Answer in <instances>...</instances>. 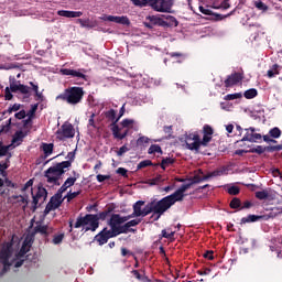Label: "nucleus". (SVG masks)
Listing matches in <instances>:
<instances>
[{
	"instance_id": "nucleus-13",
	"label": "nucleus",
	"mask_w": 282,
	"mask_h": 282,
	"mask_svg": "<svg viewBox=\"0 0 282 282\" xmlns=\"http://www.w3.org/2000/svg\"><path fill=\"white\" fill-rule=\"evenodd\" d=\"M113 237H118V236L112 234L109 230V228L105 227L99 234L95 236V241H97L99 246H105V243H107L109 239H113Z\"/></svg>"
},
{
	"instance_id": "nucleus-63",
	"label": "nucleus",
	"mask_w": 282,
	"mask_h": 282,
	"mask_svg": "<svg viewBox=\"0 0 282 282\" xmlns=\"http://www.w3.org/2000/svg\"><path fill=\"white\" fill-rule=\"evenodd\" d=\"M107 180H111V175H102V174L97 175V182H99V183H102Z\"/></svg>"
},
{
	"instance_id": "nucleus-54",
	"label": "nucleus",
	"mask_w": 282,
	"mask_h": 282,
	"mask_svg": "<svg viewBox=\"0 0 282 282\" xmlns=\"http://www.w3.org/2000/svg\"><path fill=\"white\" fill-rule=\"evenodd\" d=\"M254 6L258 10H261L262 12H268V6L262 1L256 2Z\"/></svg>"
},
{
	"instance_id": "nucleus-44",
	"label": "nucleus",
	"mask_w": 282,
	"mask_h": 282,
	"mask_svg": "<svg viewBox=\"0 0 282 282\" xmlns=\"http://www.w3.org/2000/svg\"><path fill=\"white\" fill-rule=\"evenodd\" d=\"M268 197H270V194L265 189L260 191V192H256V198L257 199L263 200V199H268Z\"/></svg>"
},
{
	"instance_id": "nucleus-5",
	"label": "nucleus",
	"mask_w": 282,
	"mask_h": 282,
	"mask_svg": "<svg viewBox=\"0 0 282 282\" xmlns=\"http://www.w3.org/2000/svg\"><path fill=\"white\" fill-rule=\"evenodd\" d=\"M83 98H85V88L79 86H72L59 95L56 96V100H63V102H67V105H80L83 102Z\"/></svg>"
},
{
	"instance_id": "nucleus-12",
	"label": "nucleus",
	"mask_w": 282,
	"mask_h": 282,
	"mask_svg": "<svg viewBox=\"0 0 282 282\" xmlns=\"http://www.w3.org/2000/svg\"><path fill=\"white\" fill-rule=\"evenodd\" d=\"M62 204H63V196H61L59 194L53 195L44 209V215H50L52 210H56L57 208H61Z\"/></svg>"
},
{
	"instance_id": "nucleus-21",
	"label": "nucleus",
	"mask_w": 282,
	"mask_h": 282,
	"mask_svg": "<svg viewBox=\"0 0 282 282\" xmlns=\"http://www.w3.org/2000/svg\"><path fill=\"white\" fill-rule=\"evenodd\" d=\"M57 15L65 17L66 19H78V18L83 17V12L82 11L58 10Z\"/></svg>"
},
{
	"instance_id": "nucleus-52",
	"label": "nucleus",
	"mask_w": 282,
	"mask_h": 282,
	"mask_svg": "<svg viewBox=\"0 0 282 282\" xmlns=\"http://www.w3.org/2000/svg\"><path fill=\"white\" fill-rule=\"evenodd\" d=\"M250 153H258V155H261L262 153H265V148H263V145H257L250 150Z\"/></svg>"
},
{
	"instance_id": "nucleus-55",
	"label": "nucleus",
	"mask_w": 282,
	"mask_h": 282,
	"mask_svg": "<svg viewBox=\"0 0 282 282\" xmlns=\"http://www.w3.org/2000/svg\"><path fill=\"white\" fill-rule=\"evenodd\" d=\"M161 235L164 239H173L175 237V231L166 232V229L161 231Z\"/></svg>"
},
{
	"instance_id": "nucleus-45",
	"label": "nucleus",
	"mask_w": 282,
	"mask_h": 282,
	"mask_svg": "<svg viewBox=\"0 0 282 282\" xmlns=\"http://www.w3.org/2000/svg\"><path fill=\"white\" fill-rule=\"evenodd\" d=\"M10 151V145H3V142L0 141V158H4V155H8Z\"/></svg>"
},
{
	"instance_id": "nucleus-57",
	"label": "nucleus",
	"mask_w": 282,
	"mask_h": 282,
	"mask_svg": "<svg viewBox=\"0 0 282 282\" xmlns=\"http://www.w3.org/2000/svg\"><path fill=\"white\" fill-rule=\"evenodd\" d=\"M130 149L127 147V144L122 145L119 151H117L118 158H122L123 153L129 152Z\"/></svg>"
},
{
	"instance_id": "nucleus-8",
	"label": "nucleus",
	"mask_w": 282,
	"mask_h": 282,
	"mask_svg": "<svg viewBox=\"0 0 282 282\" xmlns=\"http://www.w3.org/2000/svg\"><path fill=\"white\" fill-rule=\"evenodd\" d=\"M32 192V210L33 213L36 212V208H39V204H45V200L47 199V189L43 186H37V191L34 194L33 189L31 188Z\"/></svg>"
},
{
	"instance_id": "nucleus-28",
	"label": "nucleus",
	"mask_w": 282,
	"mask_h": 282,
	"mask_svg": "<svg viewBox=\"0 0 282 282\" xmlns=\"http://www.w3.org/2000/svg\"><path fill=\"white\" fill-rule=\"evenodd\" d=\"M175 164V159L173 158H163L161 163H158L156 166H161L163 171H166L167 166H173Z\"/></svg>"
},
{
	"instance_id": "nucleus-1",
	"label": "nucleus",
	"mask_w": 282,
	"mask_h": 282,
	"mask_svg": "<svg viewBox=\"0 0 282 282\" xmlns=\"http://www.w3.org/2000/svg\"><path fill=\"white\" fill-rule=\"evenodd\" d=\"M213 127L209 124H205L203 127V139L199 137L198 132H192L186 134L185 137V145L188 151H195V153H199V149L202 147H208V143L213 140Z\"/></svg>"
},
{
	"instance_id": "nucleus-10",
	"label": "nucleus",
	"mask_w": 282,
	"mask_h": 282,
	"mask_svg": "<svg viewBox=\"0 0 282 282\" xmlns=\"http://www.w3.org/2000/svg\"><path fill=\"white\" fill-rule=\"evenodd\" d=\"M12 257V243L8 242L0 250V261L3 264L2 272L10 270V258Z\"/></svg>"
},
{
	"instance_id": "nucleus-43",
	"label": "nucleus",
	"mask_w": 282,
	"mask_h": 282,
	"mask_svg": "<svg viewBox=\"0 0 282 282\" xmlns=\"http://www.w3.org/2000/svg\"><path fill=\"white\" fill-rule=\"evenodd\" d=\"M135 121L133 120V119H123L122 121H121V127L123 128V129H133V123H134Z\"/></svg>"
},
{
	"instance_id": "nucleus-19",
	"label": "nucleus",
	"mask_w": 282,
	"mask_h": 282,
	"mask_svg": "<svg viewBox=\"0 0 282 282\" xmlns=\"http://www.w3.org/2000/svg\"><path fill=\"white\" fill-rule=\"evenodd\" d=\"M52 232V228H50L47 225H41L40 221L36 223V226L33 228L32 236L34 235H42V237H50V234Z\"/></svg>"
},
{
	"instance_id": "nucleus-11",
	"label": "nucleus",
	"mask_w": 282,
	"mask_h": 282,
	"mask_svg": "<svg viewBox=\"0 0 282 282\" xmlns=\"http://www.w3.org/2000/svg\"><path fill=\"white\" fill-rule=\"evenodd\" d=\"M59 74H62V76H70L72 78H77V80H87V70L85 68H61Z\"/></svg>"
},
{
	"instance_id": "nucleus-50",
	"label": "nucleus",
	"mask_w": 282,
	"mask_h": 282,
	"mask_svg": "<svg viewBox=\"0 0 282 282\" xmlns=\"http://www.w3.org/2000/svg\"><path fill=\"white\" fill-rule=\"evenodd\" d=\"M11 199H19L18 203L25 204V206H28V204H30L28 198H25L23 195H13V196H11Z\"/></svg>"
},
{
	"instance_id": "nucleus-37",
	"label": "nucleus",
	"mask_w": 282,
	"mask_h": 282,
	"mask_svg": "<svg viewBox=\"0 0 282 282\" xmlns=\"http://www.w3.org/2000/svg\"><path fill=\"white\" fill-rule=\"evenodd\" d=\"M229 207L232 208V210H237V208L241 210V199L239 197H234L229 203Z\"/></svg>"
},
{
	"instance_id": "nucleus-25",
	"label": "nucleus",
	"mask_w": 282,
	"mask_h": 282,
	"mask_svg": "<svg viewBox=\"0 0 282 282\" xmlns=\"http://www.w3.org/2000/svg\"><path fill=\"white\" fill-rule=\"evenodd\" d=\"M206 175H204V172L202 170H198V173L195 174L193 177L188 178V182L192 184H200V182H206Z\"/></svg>"
},
{
	"instance_id": "nucleus-49",
	"label": "nucleus",
	"mask_w": 282,
	"mask_h": 282,
	"mask_svg": "<svg viewBox=\"0 0 282 282\" xmlns=\"http://www.w3.org/2000/svg\"><path fill=\"white\" fill-rule=\"evenodd\" d=\"M243 95L241 93H235V94H229L225 96V100H239V98H242Z\"/></svg>"
},
{
	"instance_id": "nucleus-30",
	"label": "nucleus",
	"mask_w": 282,
	"mask_h": 282,
	"mask_svg": "<svg viewBox=\"0 0 282 282\" xmlns=\"http://www.w3.org/2000/svg\"><path fill=\"white\" fill-rule=\"evenodd\" d=\"M42 150L44 152V158H50L54 153V143H42Z\"/></svg>"
},
{
	"instance_id": "nucleus-56",
	"label": "nucleus",
	"mask_w": 282,
	"mask_h": 282,
	"mask_svg": "<svg viewBox=\"0 0 282 282\" xmlns=\"http://www.w3.org/2000/svg\"><path fill=\"white\" fill-rule=\"evenodd\" d=\"M133 217H134L133 214H130L128 216H121L119 214V221H121V225L127 224L129 221V219H133Z\"/></svg>"
},
{
	"instance_id": "nucleus-64",
	"label": "nucleus",
	"mask_w": 282,
	"mask_h": 282,
	"mask_svg": "<svg viewBox=\"0 0 282 282\" xmlns=\"http://www.w3.org/2000/svg\"><path fill=\"white\" fill-rule=\"evenodd\" d=\"M199 12H202V14H206V17H213V11H210L209 9H206L204 7H199Z\"/></svg>"
},
{
	"instance_id": "nucleus-35",
	"label": "nucleus",
	"mask_w": 282,
	"mask_h": 282,
	"mask_svg": "<svg viewBox=\"0 0 282 282\" xmlns=\"http://www.w3.org/2000/svg\"><path fill=\"white\" fill-rule=\"evenodd\" d=\"M258 95H259V93L257 91L256 88H250V89L246 90L243 94V96H245V98H247V100H252V98H257Z\"/></svg>"
},
{
	"instance_id": "nucleus-47",
	"label": "nucleus",
	"mask_w": 282,
	"mask_h": 282,
	"mask_svg": "<svg viewBox=\"0 0 282 282\" xmlns=\"http://www.w3.org/2000/svg\"><path fill=\"white\" fill-rule=\"evenodd\" d=\"M269 134L271 135V138H274L275 140L281 138V129L279 128H272L270 131H269Z\"/></svg>"
},
{
	"instance_id": "nucleus-51",
	"label": "nucleus",
	"mask_w": 282,
	"mask_h": 282,
	"mask_svg": "<svg viewBox=\"0 0 282 282\" xmlns=\"http://www.w3.org/2000/svg\"><path fill=\"white\" fill-rule=\"evenodd\" d=\"M219 175H224V171L221 170H216L212 173H208L207 175H205V180H210V177H219Z\"/></svg>"
},
{
	"instance_id": "nucleus-29",
	"label": "nucleus",
	"mask_w": 282,
	"mask_h": 282,
	"mask_svg": "<svg viewBox=\"0 0 282 282\" xmlns=\"http://www.w3.org/2000/svg\"><path fill=\"white\" fill-rule=\"evenodd\" d=\"M29 84L35 94V100L43 102V100H45V97L43 96V93L39 91V86L36 84H34L33 82H30Z\"/></svg>"
},
{
	"instance_id": "nucleus-40",
	"label": "nucleus",
	"mask_w": 282,
	"mask_h": 282,
	"mask_svg": "<svg viewBox=\"0 0 282 282\" xmlns=\"http://www.w3.org/2000/svg\"><path fill=\"white\" fill-rule=\"evenodd\" d=\"M149 155H153L154 153H160L162 155V153H164L162 151V147H160V144H152L149 150H148Z\"/></svg>"
},
{
	"instance_id": "nucleus-32",
	"label": "nucleus",
	"mask_w": 282,
	"mask_h": 282,
	"mask_svg": "<svg viewBox=\"0 0 282 282\" xmlns=\"http://www.w3.org/2000/svg\"><path fill=\"white\" fill-rule=\"evenodd\" d=\"M281 66L279 64H274L267 73L268 78H274V76H279Z\"/></svg>"
},
{
	"instance_id": "nucleus-62",
	"label": "nucleus",
	"mask_w": 282,
	"mask_h": 282,
	"mask_svg": "<svg viewBox=\"0 0 282 282\" xmlns=\"http://www.w3.org/2000/svg\"><path fill=\"white\" fill-rule=\"evenodd\" d=\"M150 142V139L149 137H140L138 140H137V144H149Z\"/></svg>"
},
{
	"instance_id": "nucleus-36",
	"label": "nucleus",
	"mask_w": 282,
	"mask_h": 282,
	"mask_svg": "<svg viewBox=\"0 0 282 282\" xmlns=\"http://www.w3.org/2000/svg\"><path fill=\"white\" fill-rule=\"evenodd\" d=\"M165 181V178L164 177H162V175H156L155 177H153V178H150L149 181H148V184L150 185V186H158V184H162V182H164Z\"/></svg>"
},
{
	"instance_id": "nucleus-6",
	"label": "nucleus",
	"mask_w": 282,
	"mask_h": 282,
	"mask_svg": "<svg viewBox=\"0 0 282 282\" xmlns=\"http://www.w3.org/2000/svg\"><path fill=\"white\" fill-rule=\"evenodd\" d=\"M99 226L100 223H98V218L94 214H86L85 216L77 217L74 228H85L86 232H89V230L96 232Z\"/></svg>"
},
{
	"instance_id": "nucleus-9",
	"label": "nucleus",
	"mask_w": 282,
	"mask_h": 282,
	"mask_svg": "<svg viewBox=\"0 0 282 282\" xmlns=\"http://www.w3.org/2000/svg\"><path fill=\"white\" fill-rule=\"evenodd\" d=\"M75 135H76V130L74 129V126L69 122H65L56 131V138L61 142H63L65 140H69V138H74Z\"/></svg>"
},
{
	"instance_id": "nucleus-23",
	"label": "nucleus",
	"mask_w": 282,
	"mask_h": 282,
	"mask_svg": "<svg viewBox=\"0 0 282 282\" xmlns=\"http://www.w3.org/2000/svg\"><path fill=\"white\" fill-rule=\"evenodd\" d=\"M111 213H113V207L109 206L104 212H101L99 214H94V216L97 219V224H100V221L107 220V217H109V215H111Z\"/></svg>"
},
{
	"instance_id": "nucleus-2",
	"label": "nucleus",
	"mask_w": 282,
	"mask_h": 282,
	"mask_svg": "<svg viewBox=\"0 0 282 282\" xmlns=\"http://www.w3.org/2000/svg\"><path fill=\"white\" fill-rule=\"evenodd\" d=\"M10 87H6L4 89V100H12L14 95L12 94H21L23 98H30L32 96V88L25 84H21V80H17V77H9Z\"/></svg>"
},
{
	"instance_id": "nucleus-41",
	"label": "nucleus",
	"mask_w": 282,
	"mask_h": 282,
	"mask_svg": "<svg viewBox=\"0 0 282 282\" xmlns=\"http://www.w3.org/2000/svg\"><path fill=\"white\" fill-rule=\"evenodd\" d=\"M39 110V104H34L31 106V109L28 111L26 116L28 118H31L34 120V116H36V111Z\"/></svg>"
},
{
	"instance_id": "nucleus-59",
	"label": "nucleus",
	"mask_w": 282,
	"mask_h": 282,
	"mask_svg": "<svg viewBox=\"0 0 282 282\" xmlns=\"http://www.w3.org/2000/svg\"><path fill=\"white\" fill-rule=\"evenodd\" d=\"M252 206H254V205L252 204V202H250V200H245V202L242 203V205H240V210H246V209H248V208H252Z\"/></svg>"
},
{
	"instance_id": "nucleus-53",
	"label": "nucleus",
	"mask_w": 282,
	"mask_h": 282,
	"mask_svg": "<svg viewBox=\"0 0 282 282\" xmlns=\"http://www.w3.org/2000/svg\"><path fill=\"white\" fill-rule=\"evenodd\" d=\"M264 149L268 153H274V151H282V145H269L264 147Z\"/></svg>"
},
{
	"instance_id": "nucleus-17",
	"label": "nucleus",
	"mask_w": 282,
	"mask_h": 282,
	"mask_svg": "<svg viewBox=\"0 0 282 282\" xmlns=\"http://www.w3.org/2000/svg\"><path fill=\"white\" fill-rule=\"evenodd\" d=\"M246 134L243 135V138L241 139V142H259V140H261V133H257L254 132L256 129L254 128H247L245 129Z\"/></svg>"
},
{
	"instance_id": "nucleus-22",
	"label": "nucleus",
	"mask_w": 282,
	"mask_h": 282,
	"mask_svg": "<svg viewBox=\"0 0 282 282\" xmlns=\"http://www.w3.org/2000/svg\"><path fill=\"white\" fill-rule=\"evenodd\" d=\"M111 131H112V135H113L115 140H124V138H127L129 135V129H127L122 133H120V131H122V129L119 126L112 127Z\"/></svg>"
},
{
	"instance_id": "nucleus-27",
	"label": "nucleus",
	"mask_w": 282,
	"mask_h": 282,
	"mask_svg": "<svg viewBox=\"0 0 282 282\" xmlns=\"http://www.w3.org/2000/svg\"><path fill=\"white\" fill-rule=\"evenodd\" d=\"M142 206H144V200H138L137 203H134L132 217H142Z\"/></svg>"
},
{
	"instance_id": "nucleus-31",
	"label": "nucleus",
	"mask_w": 282,
	"mask_h": 282,
	"mask_svg": "<svg viewBox=\"0 0 282 282\" xmlns=\"http://www.w3.org/2000/svg\"><path fill=\"white\" fill-rule=\"evenodd\" d=\"M151 213L155 215V205L153 200L144 206L142 217H147V215H151Z\"/></svg>"
},
{
	"instance_id": "nucleus-34",
	"label": "nucleus",
	"mask_w": 282,
	"mask_h": 282,
	"mask_svg": "<svg viewBox=\"0 0 282 282\" xmlns=\"http://www.w3.org/2000/svg\"><path fill=\"white\" fill-rule=\"evenodd\" d=\"M28 135V132H23L21 130L17 131L12 139V144H17V142H23V138Z\"/></svg>"
},
{
	"instance_id": "nucleus-20",
	"label": "nucleus",
	"mask_w": 282,
	"mask_h": 282,
	"mask_svg": "<svg viewBox=\"0 0 282 282\" xmlns=\"http://www.w3.org/2000/svg\"><path fill=\"white\" fill-rule=\"evenodd\" d=\"M243 80V75L241 73H234L227 77L225 80V87H234V85H238Z\"/></svg>"
},
{
	"instance_id": "nucleus-3",
	"label": "nucleus",
	"mask_w": 282,
	"mask_h": 282,
	"mask_svg": "<svg viewBox=\"0 0 282 282\" xmlns=\"http://www.w3.org/2000/svg\"><path fill=\"white\" fill-rule=\"evenodd\" d=\"M133 6L138 8H152L154 12H167L171 13L175 0H131Z\"/></svg>"
},
{
	"instance_id": "nucleus-61",
	"label": "nucleus",
	"mask_w": 282,
	"mask_h": 282,
	"mask_svg": "<svg viewBox=\"0 0 282 282\" xmlns=\"http://www.w3.org/2000/svg\"><path fill=\"white\" fill-rule=\"evenodd\" d=\"M80 195V192H69L67 195H66V198H67V202H72V199H76V197Z\"/></svg>"
},
{
	"instance_id": "nucleus-4",
	"label": "nucleus",
	"mask_w": 282,
	"mask_h": 282,
	"mask_svg": "<svg viewBox=\"0 0 282 282\" xmlns=\"http://www.w3.org/2000/svg\"><path fill=\"white\" fill-rule=\"evenodd\" d=\"M65 169H70L69 162H59L48 167L44 172V177H46L47 184H53V186H61V177L67 173V170Z\"/></svg>"
},
{
	"instance_id": "nucleus-14",
	"label": "nucleus",
	"mask_w": 282,
	"mask_h": 282,
	"mask_svg": "<svg viewBox=\"0 0 282 282\" xmlns=\"http://www.w3.org/2000/svg\"><path fill=\"white\" fill-rule=\"evenodd\" d=\"M101 21H110L111 23H118L119 25H131V20L127 15H102L100 17Z\"/></svg>"
},
{
	"instance_id": "nucleus-18",
	"label": "nucleus",
	"mask_w": 282,
	"mask_h": 282,
	"mask_svg": "<svg viewBox=\"0 0 282 282\" xmlns=\"http://www.w3.org/2000/svg\"><path fill=\"white\" fill-rule=\"evenodd\" d=\"M166 20L160 18L158 21V25L160 28H177V25H180V22L177 21V19L173 15H167L165 18Z\"/></svg>"
},
{
	"instance_id": "nucleus-16",
	"label": "nucleus",
	"mask_w": 282,
	"mask_h": 282,
	"mask_svg": "<svg viewBox=\"0 0 282 282\" xmlns=\"http://www.w3.org/2000/svg\"><path fill=\"white\" fill-rule=\"evenodd\" d=\"M191 186H193V183L191 182L183 184L173 194H171L175 202H184V197H186L185 193L191 188Z\"/></svg>"
},
{
	"instance_id": "nucleus-60",
	"label": "nucleus",
	"mask_w": 282,
	"mask_h": 282,
	"mask_svg": "<svg viewBox=\"0 0 282 282\" xmlns=\"http://www.w3.org/2000/svg\"><path fill=\"white\" fill-rule=\"evenodd\" d=\"M227 193L229 195H239L240 189L237 186H231V187L228 188Z\"/></svg>"
},
{
	"instance_id": "nucleus-26",
	"label": "nucleus",
	"mask_w": 282,
	"mask_h": 282,
	"mask_svg": "<svg viewBox=\"0 0 282 282\" xmlns=\"http://www.w3.org/2000/svg\"><path fill=\"white\" fill-rule=\"evenodd\" d=\"M128 232H133L134 235L138 232L137 229H133L130 227L129 223H124L121 225L117 231V237L118 235H128Z\"/></svg>"
},
{
	"instance_id": "nucleus-48",
	"label": "nucleus",
	"mask_w": 282,
	"mask_h": 282,
	"mask_svg": "<svg viewBox=\"0 0 282 282\" xmlns=\"http://www.w3.org/2000/svg\"><path fill=\"white\" fill-rule=\"evenodd\" d=\"M147 166H153V162L151 160H144V161H141L137 169L138 171H140L141 169H147Z\"/></svg>"
},
{
	"instance_id": "nucleus-38",
	"label": "nucleus",
	"mask_w": 282,
	"mask_h": 282,
	"mask_svg": "<svg viewBox=\"0 0 282 282\" xmlns=\"http://www.w3.org/2000/svg\"><path fill=\"white\" fill-rule=\"evenodd\" d=\"M169 56L171 58H176V63H182V61H184L186 58V55L184 53H180V52L169 53Z\"/></svg>"
},
{
	"instance_id": "nucleus-24",
	"label": "nucleus",
	"mask_w": 282,
	"mask_h": 282,
	"mask_svg": "<svg viewBox=\"0 0 282 282\" xmlns=\"http://www.w3.org/2000/svg\"><path fill=\"white\" fill-rule=\"evenodd\" d=\"M116 115H117V112L115 109H110L105 112L107 120H110L112 122L111 128L118 127V122L120 121V118H118V117L116 118Z\"/></svg>"
},
{
	"instance_id": "nucleus-33",
	"label": "nucleus",
	"mask_w": 282,
	"mask_h": 282,
	"mask_svg": "<svg viewBox=\"0 0 282 282\" xmlns=\"http://www.w3.org/2000/svg\"><path fill=\"white\" fill-rule=\"evenodd\" d=\"M262 216H257V215H249L247 217L241 218L240 224H252L254 221H259Z\"/></svg>"
},
{
	"instance_id": "nucleus-46",
	"label": "nucleus",
	"mask_w": 282,
	"mask_h": 282,
	"mask_svg": "<svg viewBox=\"0 0 282 282\" xmlns=\"http://www.w3.org/2000/svg\"><path fill=\"white\" fill-rule=\"evenodd\" d=\"M63 239H65V234H58L53 237L52 242L54 246H58V243H63Z\"/></svg>"
},
{
	"instance_id": "nucleus-58",
	"label": "nucleus",
	"mask_w": 282,
	"mask_h": 282,
	"mask_svg": "<svg viewBox=\"0 0 282 282\" xmlns=\"http://www.w3.org/2000/svg\"><path fill=\"white\" fill-rule=\"evenodd\" d=\"M66 158H67V161H62V162H69L72 167V163L74 162V160H76V152H68Z\"/></svg>"
},
{
	"instance_id": "nucleus-42",
	"label": "nucleus",
	"mask_w": 282,
	"mask_h": 282,
	"mask_svg": "<svg viewBox=\"0 0 282 282\" xmlns=\"http://www.w3.org/2000/svg\"><path fill=\"white\" fill-rule=\"evenodd\" d=\"M28 252H30V246L28 247V242L25 240L18 253V257H25V254H28Z\"/></svg>"
},
{
	"instance_id": "nucleus-39",
	"label": "nucleus",
	"mask_w": 282,
	"mask_h": 282,
	"mask_svg": "<svg viewBox=\"0 0 282 282\" xmlns=\"http://www.w3.org/2000/svg\"><path fill=\"white\" fill-rule=\"evenodd\" d=\"M73 173H74V177H68L65 182H64V184L68 187V188H70V186H74V184H76V180H78V177H80V174H76V171H73Z\"/></svg>"
},
{
	"instance_id": "nucleus-15",
	"label": "nucleus",
	"mask_w": 282,
	"mask_h": 282,
	"mask_svg": "<svg viewBox=\"0 0 282 282\" xmlns=\"http://www.w3.org/2000/svg\"><path fill=\"white\" fill-rule=\"evenodd\" d=\"M107 226L110 227V231L118 236V230L120 229V226H122V223L120 221V214H112L110 218L107 220Z\"/></svg>"
},
{
	"instance_id": "nucleus-7",
	"label": "nucleus",
	"mask_w": 282,
	"mask_h": 282,
	"mask_svg": "<svg viewBox=\"0 0 282 282\" xmlns=\"http://www.w3.org/2000/svg\"><path fill=\"white\" fill-rule=\"evenodd\" d=\"M152 202L154 204V215H156L154 221H158L166 210H170L172 206L177 204V200H175L172 195H167L160 200L154 199Z\"/></svg>"
}]
</instances>
